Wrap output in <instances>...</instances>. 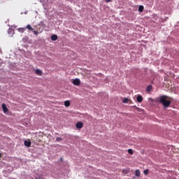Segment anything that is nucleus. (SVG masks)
<instances>
[{"mask_svg":"<svg viewBox=\"0 0 179 179\" xmlns=\"http://www.w3.org/2000/svg\"><path fill=\"white\" fill-rule=\"evenodd\" d=\"M159 103L162 104L164 108H167V107H170L171 104V101L167 100V96L163 95L159 98Z\"/></svg>","mask_w":179,"mask_h":179,"instance_id":"f257e3e1","label":"nucleus"},{"mask_svg":"<svg viewBox=\"0 0 179 179\" xmlns=\"http://www.w3.org/2000/svg\"><path fill=\"white\" fill-rule=\"evenodd\" d=\"M128 173H129V169H123L122 170L123 174H128Z\"/></svg>","mask_w":179,"mask_h":179,"instance_id":"4468645a","label":"nucleus"},{"mask_svg":"<svg viewBox=\"0 0 179 179\" xmlns=\"http://www.w3.org/2000/svg\"><path fill=\"white\" fill-rule=\"evenodd\" d=\"M123 103H128V98H124L123 99Z\"/></svg>","mask_w":179,"mask_h":179,"instance_id":"6ab92c4d","label":"nucleus"},{"mask_svg":"<svg viewBox=\"0 0 179 179\" xmlns=\"http://www.w3.org/2000/svg\"><path fill=\"white\" fill-rule=\"evenodd\" d=\"M106 2L108 3V2H111L113 0H105Z\"/></svg>","mask_w":179,"mask_h":179,"instance_id":"412c9836","label":"nucleus"},{"mask_svg":"<svg viewBox=\"0 0 179 179\" xmlns=\"http://www.w3.org/2000/svg\"><path fill=\"white\" fill-rule=\"evenodd\" d=\"M64 106L65 107H69V106H71V102L69 101H64Z\"/></svg>","mask_w":179,"mask_h":179,"instance_id":"9b49d317","label":"nucleus"},{"mask_svg":"<svg viewBox=\"0 0 179 179\" xmlns=\"http://www.w3.org/2000/svg\"><path fill=\"white\" fill-rule=\"evenodd\" d=\"M150 90H152V85H148L147 87V92H150Z\"/></svg>","mask_w":179,"mask_h":179,"instance_id":"dca6fc26","label":"nucleus"},{"mask_svg":"<svg viewBox=\"0 0 179 179\" xmlns=\"http://www.w3.org/2000/svg\"><path fill=\"white\" fill-rule=\"evenodd\" d=\"M26 29H27L30 31H33V30H34V29H33V27H31V26L30 24H27L26 27Z\"/></svg>","mask_w":179,"mask_h":179,"instance_id":"1a4fd4ad","label":"nucleus"},{"mask_svg":"<svg viewBox=\"0 0 179 179\" xmlns=\"http://www.w3.org/2000/svg\"><path fill=\"white\" fill-rule=\"evenodd\" d=\"M26 30V28H19L18 31L20 33H24V31Z\"/></svg>","mask_w":179,"mask_h":179,"instance_id":"ddd939ff","label":"nucleus"},{"mask_svg":"<svg viewBox=\"0 0 179 179\" xmlns=\"http://www.w3.org/2000/svg\"><path fill=\"white\" fill-rule=\"evenodd\" d=\"M73 85H74L75 86H79V85H80V80H79L78 78H76L73 80Z\"/></svg>","mask_w":179,"mask_h":179,"instance_id":"f03ea898","label":"nucleus"},{"mask_svg":"<svg viewBox=\"0 0 179 179\" xmlns=\"http://www.w3.org/2000/svg\"><path fill=\"white\" fill-rule=\"evenodd\" d=\"M51 40L52 41H57V40H58V36H57L56 34L52 35Z\"/></svg>","mask_w":179,"mask_h":179,"instance_id":"423d86ee","label":"nucleus"},{"mask_svg":"<svg viewBox=\"0 0 179 179\" xmlns=\"http://www.w3.org/2000/svg\"><path fill=\"white\" fill-rule=\"evenodd\" d=\"M2 108H3V113H8V111H9L5 103L2 104Z\"/></svg>","mask_w":179,"mask_h":179,"instance_id":"39448f33","label":"nucleus"},{"mask_svg":"<svg viewBox=\"0 0 179 179\" xmlns=\"http://www.w3.org/2000/svg\"><path fill=\"white\" fill-rule=\"evenodd\" d=\"M143 174L145 176H148L149 174V169H146L143 171Z\"/></svg>","mask_w":179,"mask_h":179,"instance_id":"2eb2a0df","label":"nucleus"},{"mask_svg":"<svg viewBox=\"0 0 179 179\" xmlns=\"http://www.w3.org/2000/svg\"><path fill=\"white\" fill-rule=\"evenodd\" d=\"M128 153H129V155H134V151L132 150V149H129Z\"/></svg>","mask_w":179,"mask_h":179,"instance_id":"a211bd4d","label":"nucleus"},{"mask_svg":"<svg viewBox=\"0 0 179 179\" xmlns=\"http://www.w3.org/2000/svg\"><path fill=\"white\" fill-rule=\"evenodd\" d=\"M136 177H141V171L139 169H136L135 171Z\"/></svg>","mask_w":179,"mask_h":179,"instance_id":"6e6552de","label":"nucleus"},{"mask_svg":"<svg viewBox=\"0 0 179 179\" xmlns=\"http://www.w3.org/2000/svg\"><path fill=\"white\" fill-rule=\"evenodd\" d=\"M34 34H35L36 36H37V34H38V31H33Z\"/></svg>","mask_w":179,"mask_h":179,"instance_id":"aec40b11","label":"nucleus"},{"mask_svg":"<svg viewBox=\"0 0 179 179\" xmlns=\"http://www.w3.org/2000/svg\"><path fill=\"white\" fill-rule=\"evenodd\" d=\"M136 100H137L138 103H142V101H143V97H142V96H141V95H138Z\"/></svg>","mask_w":179,"mask_h":179,"instance_id":"20e7f679","label":"nucleus"},{"mask_svg":"<svg viewBox=\"0 0 179 179\" xmlns=\"http://www.w3.org/2000/svg\"><path fill=\"white\" fill-rule=\"evenodd\" d=\"M56 141H57V142H61V141H62V138H61V137H57V138H56Z\"/></svg>","mask_w":179,"mask_h":179,"instance_id":"f3484780","label":"nucleus"},{"mask_svg":"<svg viewBox=\"0 0 179 179\" xmlns=\"http://www.w3.org/2000/svg\"><path fill=\"white\" fill-rule=\"evenodd\" d=\"M24 145H25V146H27V148H30V146H31V142L29 141H25Z\"/></svg>","mask_w":179,"mask_h":179,"instance_id":"0eeeda50","label":"nucleus"},{"mask_svg":"<svg viewBox=\"0 0 179 179\" xmlns=\"http://www.w3.org/2000/svg\"><path fill=\"white\" fill-rule=\"evenodd\" d=\"M144 7L143 6H139L138 7V12L142 13L143 12Z\"/></svg>","mask_w":179,"mask_h":179,"instance_id":"f8f14e48","label":"nucleus"},{"mask_svg":"<svg viewBox=\"0 0 179 179\" xmlns=\"http://www.w3.org/2000/svg\"><path fill=\"white\" fill-rule=\"evenodd\" d=\"M0 157H1V153H0Z\"/></svg>","mask_w":179,"mask_h":179,"instance_id":"4be33fe9","label":"nucleus"},{"mask_svg":"<svg viewBox=\"0 0 179 179\" xmlns=\"http://www.w3.org/2000/svg\"><path fill=\"white\" fill-rule=\"evenodd\" d=\"M36 75H38L39 76H41L43 72L40 69H36Z\"/></svg>","mask_w":179,"mask_h":179,"instance_id":"9d476101","label":"nucleus"},{"mask_svg":"<svg viewBox=\"0 0 179 179\" xmlns=\"http://www.w3.org/2000/svg\"><path fill=\"white\" fill-rule=\"evenodd\" d=\"M76 127L78 129H82V128H83V123L82 122H78L76 123Z\"/></svg>","mask_w":179,"mask_h":179,"instance_id":"7ed1b4c3","label":"nucleus"}]
</instances>
